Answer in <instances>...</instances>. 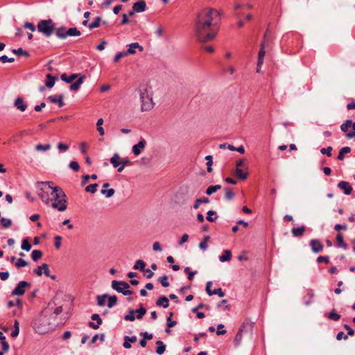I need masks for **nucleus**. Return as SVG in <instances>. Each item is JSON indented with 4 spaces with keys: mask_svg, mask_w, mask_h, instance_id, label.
<instances>
[{
    "mask_svg": "<svg viewBox=\"0 0 355 355\" xmlns=\"http://www.w3.org/2000/svg\"><path fill=\"white\" fill-rule=\"evenodd\" d=\"M135 313H137V319H141L143 318V316L145 315V313H146V309L141 304L140 308L135 310Z\"/></svg>",
    "mask_w": 355,
    "mask_h": 355,
    "instance_id": "obj_36",
    "label": "nucleus"
},
{
    "mask_svg": "<svg viewBox=\"0 0 355 355\" xmlns=\"http://www.w3.org/2000/svg\"><path fill=\"white\" fill-rule=\"evenodd\" d=\"M317 262L318 263H321V262H324L325 263H329V257L327 256H320L317 258Z\"/></svg>",
    "mask_w": 355,
    "mask_h": 355,
    "instance_id": "obj_60",
    "label": "nucleus"
},
{
    "mask_svg": "<svg viewBox=\"0 0 355 355\" xmlns=\"http://www.w3.org/2000/svg\"><path fill=\"white\" fill-rule=\"evenodd\" d=\"M67 29L65 26H61L59 28L55 27L54 33L56 35V36L62 40H64L67 38Z\"/></svg>",
    "mask_w": 355,
    "mask_h": 355,
    "instance_id": "obj_17",
    "label": "nucleus"
},
{
    "mask_svg": "<svg viewBox=\"0 0 355 355\" xmlns=\"http://www.w3.org/2000/svg\"><path fill=\"white\" fill-rule=\"evenodd\" d=\"M46 185H48V189H52V200L54 202L52 203L51 207L60 211H65L67 208V198L62 189L58 186L53 187V183L51 181L37 182L36 183L37 189L44 192L46 189Z\"/></svg>",
    "mask_w": 355,
    "mask_h": 355,
    "instance_id": "obj_2",
    "label": "nucleus"
},
{
    "mask_svg": "<svg viewBox=\"0 0 355 355\" xmlns=\"http://www.w3.org/2000/svg\"><path fill=\"white\" fill-rule=\"evenodd\" d=\"M126 55H128V53H126V51L119 52L115 55V56L114 58V62H118L121 58L126 56Z\"/></svg>",
    "mask_w": 355,
    "mask_h": 355,
    "instance_id": "obj_55",
    "label": "nucleus"
},
{
    "mask_svg": "<svg viewBox=\"0 0 355 355\" xmlns=\"http://www.w3.org/2000/svg\"><path fill=\"white\" fill-rule=\"evenodd\" d=\"M135 309L129 311L128 313L124 316V320L126 321H134L135 320Z\"/></svg>",
    "mask_w": 355,
    "mask_h": 355,
    "instance_id": "obj_46",
    "label": "nucleus"
},
{
    "mask_svg": "<svg viewBox=\"0 0 355 355\" xmlns=\"http://www.w3.org/2000/svg\"><path fill=\"white\" fill-rule=\"evenodd\" d=\"M12 53L17 54L18 55H24L26 57H29L30 54L28 51L24 50L22 48H19L17 49H12Z\"/></svg>",
    "mask_w": 355,
    "mask_h": 355,
    "instance_id": "obj_43",
    "label": "nucleus"
},
{
    "mask_svg": "<svg viewBox=\"0 0 355 355\" xmlns=\"http://www.w3.org/2000/svg\"><path fill=\"white\" fill-rule=\"evenodd\" d=\"M306 230V227L304 225H302L299 227H294L291 230V233L293 236L295 237H300L303 236L304 234V232Z\"/></svg>",
    "mask_w": 355,
    "mask_h": 355,
    "instance_id": "obj_19",
    "label": "nucleus"
},
{
    "mask_svg": "<svg viewBox=\"0 0 355 355\" xmlns=\"http://www.w3.org/2000/svg\"><path fill=\"white\" fill-rule=\"evenodd\" d=\"M347 228V226L346 224H336L334 226V230L337 232H339L340 230H346Z\"/></svg>",
    "mask_w": 355,
    "mask_h": 355,
    "instance_id": "obj_62",
    "label": "nucleus"
},
{
    "mask_svg": "<svg viewBox=\"0 0 355 355\" xmlns=\"http://www.w3.org/2000/svg\"><path fill=\"white\" fill-rule=\"evenodd\" d=\"M0 223L4 228H8L12 225V220L10 218L3 217L0 219Z\"/></svg>",
    "mask_w": 355,
    "mask_h": 355,
    "instance_id": "obj_41",
    "label": "nucleus"
},
{
    "mask_svg": "<svg viewBox=\"0 0 355 355\" xmlns=\"http://www.w3.org/2000/svg\"><path fill=\"white\" fill-rule=\"evenodd\" d=\"M137 341V337L135 336H125L124 337V342H123V346L124 348L125 349H130L131 348V343H134Z\"/></svg>",
    "mask_w": 355,
    "mask_h": 355,
    "instance_id": "obj_18",
    "label": "nucleus"
},
{
    "mask_svg": "<svg viewBox=\"0 0 355 355\" xmlns=\"http://www.w3.org/2000/svg\"><path fill=\"white\" fill-rule=\"evenodd\" d=\"M46 80L45 82V85L49 88H52L55 85V81L56 78L53 76L51 74L48 73L46 75Z\"/></svg>",
    "mask_w": 355,
    "mask_h": 355,
    "instance_id": "obj_25",
    "label": "nucleus"
},
{
    "mask_svg": "<svg viewBox=\"0 0 355 355\" xmlns=\"http://www.w3.org/2000/svg\"><path fill=\"white\" fill-rule=\"evenodd\" d=\"M266 43L265 42H262L260 45V49L258 53V60H257V65L258 67H261L262 64H263L264 57L266 55Z\"/></svg>",
    "mask_w": 355,
    "mask_h": 355,
    "instance_id": "obj_10",
    "label": "nucleus"
},
{
    "mask_svg": "<svg viewBox=\"0 0 355 355\" xmlns=\"http://www.w3.org/2000/svg\"><path fill=\"white\" fill-rule=\"evenodd\" d=\"M139 335L142 336L145 340H151L153 338V335L152 334L148 333L147 331L141 332Z\"/></svg>",
    "mask_w": 355,
    "mask_h": 355,
    "instance_id": "obj_61",
    "label": "nucleus"
},
{
    "mask_svg": "<svg viewBox=\"0 0 355 355\" xmlns=\"http://www.w3.org/2000/svg\"><path fill=\"white\" fill-rule=\"evenodd\" d=\"M173 313L171 312L169 313V316L167 318V327L169 328L173 327L176 325V321L171 320V317L173 316Z\"/></svg>",
    "mask_w": 355,
    "mask_h": 355,
    "instance_id": "obj_53",
    "label": "nucleus"
},
{
    "mask_svg": "<svg viewBox=\"0 0 355 355\" xmlns=\"http://www.w3.org/2000/svg\"><path fill=\"white\" fill-rule=\"evenodd\" d=\"M55 24L51 19H43L38 22L37 31L46 37H50L54 33Z\"/></svg>",
    "mask_w": 355,
    "mask_h": 355,
    "instance_id": "obj_4",
    "label": "nucleus"
},
{
    "mask_svg": "<svg viewBox=\"0 0 355 355\" xmlns=\"http://www.w3.org/2000/svg\"><path fill=\"white\" fill-rule=\"evenodd\" d=\"M207 215V216L206 218L209 222H214L218 218L216 212L212 210L208 211Z\"/></svg>",
    "mask_w": 355,
    "mask_h": 355,
    "instance_id": "obj_34",
    "label": "nucleus"
},
{
    "mask_svg": "<svg viewBox=\"0 0 355 355\" xmlns=\"http://www.w3.org/2000/svg\"><path fill=\"white\" fill-rule=\"evenodd\" d=\"M31 287V284L26 281H21L16 288L12 291V295H23L25 293V288Z\"/></svg>",
    "mask_w": 355,
    "mask_h": 355,
    "instance_id": "obj_5",
    "label": "nucleus"
},
{
    "mask_svg": "<svg viewBox=\"0 0 355 355\" xmlns=\"http://www.w3.org/2000/svg\"><path fill=\"white\" fill-rule=\"evenodd\" d=\"M67 37L68 36H80V32L76 28H69L67 29Z\"/></svg>",
    "mask_w": 355,
    "mask_h": 355,
    "instance_id": "obj_37",
    "label": "nucleus"
},
{
    "mask_svg": "<svg viewBox=\"0 0 355 355\" xmlns=\"http://www.w3.org/2000/svg\"><path fill=\"white\" fill-rule=\"evenodd\" d=\"M234 196V193L232 191V189L230 187H226L225 189V198L226 200L230 201L233 199Z\"/></svg>",
    "mask_w": 355,
    "mask_h": 355,
    "instance_id": "obj_31",
    "label": "nucleus"
},
{
    "mask_svg": "<svg viewBox=\"0 0 355 355\" xmlns=\"http://www.w3.org/2000/svg\"><path fill=\"white\" fill-rule=\"evenodd\" d=\"M98 187V184L95 183L92 184H89L85 188V191L90 192L92 193H96L97 191V187Z\"/></svg>",
    "mask_w": 355,
    "mask_h": 355,
    "instance_id": "obj_50",
    "label": "nucleus"
},
{
    "mask_svg": "<svg viewBox=\"0 0 355 355\" xmlns=\"http://www.w3.org/2000/svg\"><path fill=\"white\" fill-rule=\"evenodd\" d=\"M156 345H157V348H156L157 354H158L159 355H162V354H164L166 350V345H164V343L161 340H157L156 342Z\"/></svg>",
    "mask_w": 355,
    "mask_h": 355,
    "instance_id": "obj_27",
    "label": "nucleus"
},
{
    "mask_svg": "<svg viewBox=\"0 0 355 355\" xmlns=\"http://www.w3.org/2000/svg\"><path fill=\"white\" fill-rule=\"evenodd\" d=\"M310 246L311 248V250L314 253H319L321 251H322L324 246L321 243V242L318 239H312L310 241Z\"/></svg>",
    "mask_w": 355,
    "mask_h": 355,
    "instance_id": "obj_9",
    "label": "nucleus"
},
{
    "mask_svg": "<svg viewBox=\"0 0 355 355\" xmlns=\"http://www.w3.org/2000/svg\"><path fill=\"white\" fill-rule=\"evenodd\" d=\"M338 187L343 190L345 195H349L352 191V187L349 182L345 181H340L338 184Z\"/></svg>",
    "mask_w": 355,
    "mask_h": 355,
    "instance_id": "obj_12",
    "label": "nucleus"
},
{
    "mask_svg": "<svg viewBox=\"0 0 355 355\" xmlns=\"http://www.w3.org/2000/svg\"><path fill=\"white\" fill-rule=\"evenodd\" d=\"M168 276L167 275H163L162 277H160L158 279V281L160 282L162 286L164 287H168L169 286V283L168 282Z\"/></svg>",
    "mask_w": 355,
    "mask_h": 355,
    "instance_id": "obj_51",
    "label": "nucleus"
},
{
    "mask_svg": "<svg viewBox=\"0 0 355 355\" xmlns=\"http://www.w3.org/2000/svg\"><path fill=\"white\" fill-rule=\"evenodd\" d=\"M214 15L219 16L220 13L213 8H204L197 15L195 22V33L198 40L206 43L216 37L218 27L214 21Z\"/></svg>",
    "mask_w": 355,
    "mask_h": 355,
    "instance_id": "obj_1",
    "label": "nucleus"
},
{
    "mask_svg": "<svg viewBox=\"0 0 355 355\" xmlns=\"http://www.w3.org/2000/svg\"><path fill=\"white\" fill-rule=\"evenodd\" d=\"M350 152H351V148L349 147L345 146V147L342 148L339 151L337 159L339 160H343L345 157V155L347 154Z\"/></svg>",
    "mask_w": 355,
    "mask_h": 355,
    "instance_id": "obj_29",
    "label": "nucleus"
},
{
    "mask_svg": "<svg viewBox=\"0 0 355 355\" xmlns=\"http://www.w3.org/2000/svg\"><path fill=\"white\" fill-rule=\"evenodd\" d=\"M236 176L241 180H245L248 178V173L243 172L240 168H236L235 170Z\"/></svg>",
    "mask_w": 355,
    "mask_h": 355,
    "instance_id": "obj_39",
    "label": "nucleus"
},
{
    "mask_svg": "<svg viewBox=\"0 0 355 355\" xmlns=\"http://www.w3.org/2000/svg\"><path fill=\"white\" fill-rule=\"evenodd\" d=\"M14 106L21 112H24L27 108V103L21 97H17L14 102Z\"/></svg>",
    "mask_w": 355,
    "mask_h": 355,
    "instance_id": "obj_11",
    "label": "nucleus"
},
{
    "mask_svg": "<svg viewBox=\"0 0 355 355\" xmlns=\"http://www.w3.org/2000/svg\"><path fill=\"white\" fill-rule=\"evenodd\" d=\"M112 288L115 290L118 293H123L124 289H128L130 288L129 284L124 281H112Z\"/></svg>",
    "mask_w": 355,
    "mask_h": 355,
    "instance_id": "obj_6",
    "label": "nucleus"
},
{
    "mask_svg": "<svg viewBox=\"0 0 355 355\" xmlns=\"http://www.w3.org/2000/svg\"><path fill=\"white\" fill-rule=\"evenodd\" d=\"M141 101V110L142 112L149 111L153 108L154 103L152 97V88L148 85H142L139 89Z\"/></svg>",
    "mask_w": 355,
    "mask_h": 355,
    "instance_id": "obj_3",
    "label": "nucleus"
},
{
    "mask_svg": "<svg viewBox=\"0 0 355 355\" xmlns=\"http://www.w3.org/2000/svg\"><path fill=\"white\" fill-rule=\"evenodd\" d=\"M48 185H46V189H45V191H40L38 192L37 195L40 197V198L42 200L43 202H44L46 205H48L50 201V198L49 197V192H48Z\"/></svg>",
    "mask_w": 355,
    "mask_h": 355,
    "instance_id": "obj_20",
    "label": "nucleus"
},
{
    "mask_svg": "<svg viewBox=\"0 0 355 355\" xmlns=\"http://www.w3.org/2000/svg\"><path fill=\"white\" fill-rule=\"evenodd\" d=\"M98 338H100L101 342H103L105 340V335L103 334H96L94 335L91 341L89 342V345H92L96 343V340H98Z\"/></svg>",
    "mask_w": 355,
    "mask_h": 355,
    "instance_id": "obj_48",
    "label": "nucleus"
},
{
    "mask_svg": "<svg viewBox=\"0 0 355 355\" xmlns=\"http://www.w3.org/2000/svg\"><path fill=\"white\" fill-rule=\"evenodd\" d=\"M253 327L254 322L248 320H245L239 328V331L243 332V334H248L250 336H252Z\"/></svg>",
    "mask_w": 355,
    "mask_h": 355,
    "instance_id": "obj_7",
    "label": "nucleus"
},
{
    "mask_svg": "<svg viewBox=\"0 0 355 355\" xmlns=\"http://www.w3.org/2000/svg\"><path fill=\"white\" fill-rule=\"evenodd\" d=\"M91 318L92 320H96L98 324H101L103 323L102 319L100 318L99 315L97 313H94L92 315Z\"/></svg>",
    "mask_w": 355,
    "mask_h": 355,
    "instance_id": "obj_59",
    "label": "nucleus"
},
{
    "mask_svg": "<svg viewBox=\"0 0 355 355\" xmlns=\"http://www.w3.org/2000/svg\"><path fill=\"white\" fill-rule=\"evenodd\" d=\"M15 61L14 58H9L7 55H4L0 57V62H2L3 63L6 62H13Z\"/></svg>",
    "mask_w": 355,
    "mask_h": 355,
    "instance_id": "obj_57",
    "label": "nucleus"
},
{
    "mask_svg": "<svg viewBox=\"0 0 355 355\" xmlns=\"http://www.w3.org/2000/svg\"><path fill=\"white\" fill-rule=\"evenodd\" d=\"M232 258V252L230 250H225L223 254L219 257V260L221 262L228 261Z\"/></svg>",
    "mask_w": 355,
    "mask_h": 355,
    "instance_id": "obj_26",
    "label": "nucleus"
},
{
    "mask_svg": "<svg viewBox=\"0 0 355 355\" xmlns=\"http://www.w3.org/2000/svg\"><path fill=\"white\" fill-rule=\"evenodd\" d=\"M120 156L118 153H114L110 158V162L114 168L119 167L121 164Z\"/></svg>",
    "mask_w": 355,
    "mask_h": 355,
    "instance_id": "obj_28",
    "label": "nucleus"
},
{
    "mask_svg": "<svg viewBox=\"0 0 355 355\" xmlns=\"http://www.w3.org/2000/svg\"><path fill=\"white\" fill-rule=\"evenodd\" d=\"M108 297L107 294L98 295L96 297L97 304L100 306H103L105 304V299Z\"/></svg>",
    "mask_w": 355,
    "mask_h": 355,
    "instance_id": "obj_40",
    "label": "nucleus"
},
{
    "mask_svg": "<svg viewBox=\"0 0 355 355\" xmlns=\"http://www.w3.org/2000/svg\"><path fill=\"white\" fill-rule=\"evenodd\" d=\"M209 199L208 198L203 197V198H197L194 202L193 208L195 209H198L199 208L200 204L209 203Z\"/></svg>",
    "mask_w": 355,
    "mask_h": 355,
    "instance_id": "obj_30",
    "label": "nucleus"
},
{
    "mask_svg": "<svg viewBox=\"0 0 355 355\" xmlns=\"http://www.w3.org/2000/svg\"><path fill=\"white\" fill-rule=\"evenodd\" d=\"M132 9L136 12H142L146 10V3L144 1L135 2L132 5Z\"/></svg>",
    "mask_w": 355,
    "mask_h": 355,
    "instance_id": "obj_13",
    "label": "nucleus"
},
{
    "mask_svg": "<svg viewBox=\"0 0 355 355\" xmlns=\"http://www.w3.org/2000/svg\"><path fill=\"white\" fill-rule=\"evenodd\" d=\"M336 245L338 248H343L346 250L348 247L347 244L345 243L343 236L342 234L338 233L336 237Z\"/></svg>",
    "mask_w": 355,
    "mask_h": 355,
    "instance_id": "obj_22",
    "label": "nucleus"
},
{
    "mask_svg": "<svg viewBox=\"0 0 355 355\" xmlns=\"http://www.w3.org/2000/svg\"><path fill=\"white\" fill-rule=\"evenodd\" d=\"M110 187V184L108 182L104 183L103 185V188L101 191V193L104 195L106 198H110L112 197L115 191L114 189H107Z\"/></svg>",
    "mask_w": 355,
    "mask_h": 355,
    "instance_id": "obj_14",
    "label": "nucleus"
},
{
    "mask_svg": "<svg viewBox=\"0 0 355 355\" xmlns=\"http://www.w3.org/2000/svg\"><path fill=\"white\" fill-rule=\"evenodd\" d=\"M329 319L334 320V321H338L340 318V315L336 313L335 309H333L328 315Z\"/></svg>",
    "mask_w": 355,
    "mask_h": 355,
    "instance_id": "obj_44",
    "label": "nucleus"
},
{
    "mask_svg": "<svg viewBox=\"0 0 355 355\" xmlns=\"http://www.w3.org/2000/svg\"><path fill=\"white\" fill-rule=\"evenodd\" d=\"M42 257V252L39 250H34L31 253V258L34 261H37Z\"/></svg>",
    "mask_w": 355,
    "mask_h": 355,
    "instance_id": "obj_35",
    "label": "nucleus"
},
{
    "mask_svg": "<svg viewBox=\"0 0 355 355\" xmlns=\"http://www.w3.org/2000/svg\"><path fill=\"white\" fill-rule=\"evenodd\" d=\"M24 27L25 28L29 29L32 32H34L36 30L35 26L33 23L28 22V21L24 23Z\"/></svg>",
    "mask_w": 355,
    "mask_h": 355,
    "instance_id": "obj_58",
    "label": "nucleus"
},
{
    "mask_svg": "<svg viewBox=\"0 0 355 355\" xmlns=\"http://www.w3.org/2000/svg\"><path fill=\"white\" fill-rule=\"evenodd\" d=\"M156 305L158 306H162L163 308H167L169 306V300L168 298L166 296L159 297L157 302Z\"/></svg>",
    "mask_w": 355,
    "mask_h": 355,
    "instance_id": "obj_21",
    "label": "nucleus"
},
{
    "mask_svg": "<svg viewBox=\"0 0 355 355\" xmlns=\"http://www.w3.org/2000/svg\"><path fill=\"white\" fill-rule=\"evenodd\" d=\"M128 48L126 51V53H128V55L135 53L136 49H138L139 50V51H141V52L144 51V47L142 46L139 45V44L137 42L131 43L128 45Z\"/></svg>",
    "mask_w": 355,
    "mask_h": 355,
    "instance_id": "obj_15",
    "label": "nucleus"
},
{
    "mask_svg": "<svg viewBox=\"0 0 355 355\" xmlns=\"http://www.w3.org/2000/svg\"><path fill=\"white\" fill-rule=\"evenodd\" d=\"M28 265V263L21 258L18 259L17 262L15 263V266L17 268H21V267L27 266Z\"/></svg>",
    "mask_w": 355,
    "mask_h": 355,
    "instance_id": "obj_52",
    "label": "nucleus"
},
{
    "mask_svg": "<svg viewBox=\"0 0 355 355\" xmlns=\"http://www.w3.org/2000/svg\"><path fill=\"white\" fill-rule=\"evenodd\" d=\"M69 166L70 168H71L74 171H78V170L80 168L78 163L76 161H71L69 163Z\"/></svg>",
    "mask_w": 355,
    "mask_h": 355,
    "instance_id": "obj_56",
    "label": "nucleus"
},
{
    "mask_svg": "<svg viewBox=\"0 0 355 355\" xmlns=\"http://www.w3.org/2000/svg\"><path fill=\"white\" fill-rule=\"evenodd\" d=\"M84 76H81L79 78L70 85V89L72 91H78L80 88V85L83 84L84 80Z\"/></svg>",
    "mask_w": 355,
    "mask_h": 355,
    "instance_id": "obj_24",
    "label": "nucleus"
},
{
    "mask_svg": "<svg viewBox=\"0 0 355 355\" xmlns=\"http://www.w3.org/2000/svg\"><path fill=\"white\" fill-rule=\"evenodd\" d=\"M80 74L78 73H73L70 76H67L66 73H62L60 76V78L62 80L67 83H72L73 81L76 79L78 76H79Z\"/></svg>",
    "mask_w": 355,
    "mask_h": 355,
    "instance_id": "obj_23",
    "label": "nucleus"
},
{
    "mask_svg": "<svg viewBox=\"0 0 355 355\" xmlns=\"http://www.w3.org/2000/svg\"><path fill=\"white\" fill-rule=\"evenodd\" d=\"M352 126V121L351 119L347 120L340 125V130L343 132H347L350 127Z\"/></svg>",
    "mask_w": 355,
    "mask_h": 355,
    "instance_id": "obj_38",
    "label": "nucleus"
},
{
    "mask_svg": "<svg viewBox=\"0 0 355 355\" xmlns=\"http://www.w3.org/2000/svg\"><path fill=\"white\" fill-rule=\"evenodd\" d=\"M117 297L116 295H112L108 297L107 306L108 308H112L117 303Z\"/></svg>",
    "mask_w": 355,
    "mask_h": 355,
    "instance_id": "obj_45",
    "label": "nucleus"
},
{
    "mask_svg": "<svg viewBox=\"0 0 355 355\" xmlns=\"http://www.w3.org/2000/svg\"><path fill=\"white\" fill-rule=\"evenodd\" d=\"M145 266H146V263L143 260L139 259L135 262V263L133 266V268L135 270H139L140 271H141V270H144Z\"/></svg>",
    "mask_w": 355,
    "mask_h": 355,
    "instance_id": "obj_33",
    "label": "nucleus"
},
{
    "mask_svg": "<svg viewBox=\"0 0 355 355\" xmlns=\"http://www.w3.org/2000/svg\"><path fill=\"white\" fill-rule=\"evenodd\" d=\"M213 295H218L220 297H223L225 296V293L223 291L222 288H219L213 291Z\"/></svg>",
    "mask_w": 355,
    "mask_h": 355,
    "instance_id": "obj_64",
    "label": "nucleus"
},
{
    "mask_svg": "<svg viewBox=\"0 0 355 355\" xmlns=\"http://www.w3.org/2000/svg\"><path fill=\"white\" fill-rule=\"evenodd\" d=\"M223 328H224L223 324H220L218 325V327H217L218 330L216 331V334L218 336L224 335L226 333V330L222 329Z\"/></svg>",
    "mask_w": 355,
    "mask_h": 355,
    "instance_id": "obj_63",
    "label": "nucleus"
},
{
    "mask_svg": "<svg viewBox=\"0 0 355 355\" xmlns=\"http://www.w3.org/2000/svg\"><path fill=\"white\" fill-rule=\"evenodd\" d=\"M21 249L26 251H29L31 249V245L30 244L28 239H24L22 241Z\"/></svg>",
    "mask_w": 355,
    "mask_h": 355,
    "instance_id": "obj_49",
    "label": "nucleus"
},
{
    "mask_svg": "<svg viewBox=\"0 0 355 355\" xmlns=\"http://www.w3.org/2000/svg\"><path fill=\"white\" fill-rule=\"evenodd\" d=\"M221 188V186L219 184L214 185V186H209L206 189V194L207 195H211L212 193L216 192L218 190H219Z\"/></svg>",
    "mask_w": 355,
    "mask_h": 355,
    "instance_id": "obj_32",
    "label": "nucleus"
},
{
    "mask_svg": "<svg viewBox=\"0 0 355 355\" xmlns=\"http://www.w3.org/2000/svg\"><path fill=\"white\" fill-rule=\"evenodd\" d=\"M64 94H60L58 98L55 96H49L48 97V100L50 101L52 103H57L59 107H62L64 106V103L63 102Z\"/></svg>",
    "mask_w": 355,
    "mask_h": 355,
    "instance_id": "obj_16",
    "label": "nucleus"
},
{
    "mask_svg": "<svg viewBox=\"0 0 355 355\" xmlns=\"http://www.w3.org/2000/svg\"><path fill=\"white\" fill-rule=\"evenodd\" d=\"M333 148L331 146H329L327 148H322L320 149V153L323 155H327L328 157L331 156V151Z\"/></svg>",
    "mask_w": 355,
    "mask_h": 355,
    "instance_id": "obj_54",
    "label": "nucleus"
},
{
    "mask_svg": "<svg viewBox=\"0 0 355 355\" xmlns=\"http://www.w3.org/2000/svg\"><path fill=\"white\" fill-rule=\"evenodd\" d=\"M101 19H101V17H96L95 20L88 26V28L90 30H92V29H94V28L99 27L100 26V22H101Z\"/></svg>",
    "mask_w": 355,
    "mask_h": 355,
    "instance_id": "obj_42",
    "label": "nucleus"
},
{
    "mask_svg": "<svg viewBox=\"0 0 355 355\" xmlns=\"http://www.w3.org/2000/svg\"><path fill=\"white\" fill-rule=\"evenodd\" d=\"M146 141L141 138L137 144H135L132 146V150L135 155L137 156L141 154V150L146 147Z\"/></svg>",
    "mask_w": 355,
    "mask_h": 355,
    "instance_id": "obj_8",
    "label": "nucleus"
},
{
    "mask_svg": "<svg viewBox=\"0 0 355 355\" xmlns=\"http://www.w3.org/2000/svg\"><path fill=\"white\" fill-rule=\"evenodd\" d=\"M51 146L49 144L42 145V144H37L35 146V148L37 151H46L51 148Z\"/></svg>",
    "mask_w": 355,
    "mask_h": 355,
    "instance_id": "obj_47",
    "label": "nucleus"
}]
</instances>
